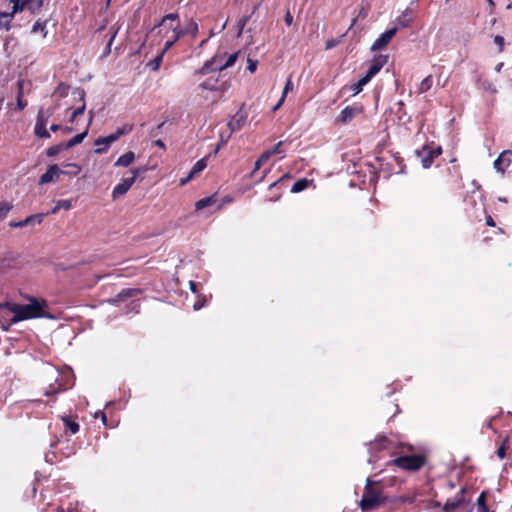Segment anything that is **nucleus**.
<instances>
[{"label":"nucleus","instance_id":"obj_1","mask_svg":"<svg viewBox=\"0 0 512 512\" xmlns=\"http://www.w3.org/2000/svg\"><path fill=\"white\" fill-rule=\"evenodd\" d=\"M45 306V301L40 303L36 299H31L30 303L25 305L10 302L0 304V308H5L13 313L11 324L32 318L44 317L43 308Z\"/></svg>","mask_w":512,"mask_h":512},{"label":"nucleus","instance_id":"obj_2","mask_svg":"<svg viewBox=\"0 0 512 512\" xmlns=\"http://www.w3.org/2000/svg\"><path fill=\"white\" fill-rule=\"evenodd\" d=\"M384 502L382 491L373 486V482L368 478L360 501L362 511L368 512L376 509Z\"/></svg>","mask_w":512,"mask_h":512},{"label":"nucleus","instance_id":"obj_3","mask_svg":"<svg viewBox=\"0 0 512 512\" xmlns=\"http://www.w3.org/2000/svg\"><path fill=\"white\" fill-rule=\"evenodd\" d=\"M170 26L174 27L176 30H182L178 14L171 13L164 16L158 25V34H160L162 38L168 39L171 35V30L169 29Z\"/></svg>","mask_w":512,"mask_h":512},{"label":"nucleus","instance_id":"obj_4","mask_svg":"<svg viewBox=\"0 0 512 512\" xmlns=\"http://www.w3.org/2000/svg\"><path fill=\"white\" fill-rule=\"evenodd\" d=\"M393 463L406 470H418L424 464V458L420 455L403 456L395 459Z\"/></svg>","mask_w":512,"mask_h":512},{"label":"nucleus","instance_id":"obj_5","mask_svg":"<svg viewBox=\"0 0 512 512\" xmlns=\"http://www.w3.org/2000/svg\"><path fill=\"white\" fill-rule=\"evenodd\" d=\"M54 109L44 111L40 109L37 115V121L35 124V134L41 138H49L50 134L46 129V124L48 122L49 117L53 114Z\"/></svg>","mask_w":512,"mask_h":512},{"label":"nucleus","instance_id":"obj_6","mask_svg":"<svg viewBox=\"0 0 512 512\" xmlns=\"http://www.w3.org/2000/svg\"><path fill=\"white\" fill-rule=\"evenodd\" d=\"M132 176L128 178H123L120 183H118L113 191H112V197L114 199L123 196L133 185V183L136 180L137 175L141 172L140 169H133Z\"/></svg>","mask_w":512,"mask_h":512},{"label":"nucleus","instance_id":"obj_7","mask_svg":"<svg viewBox=\"0 0 512 512\" xmlns=\"http://www.w3.org/2000/svg\"><path fill=\"white\" fill-rule=\"evenodd\" d=\"M65 172L56 164L50 165L47 171L40 177L39 184H47L56 181Z\"/></svg>","mask_w":512,"mask_h":512},{"label":"nucleus","instance_id":"obj_8","mask_svg":"<svg viewBox=\"0 0 512 512\" xmlns=\"http://www.w3.org/2000/svg\"><path fill=\"white\" fill-rule=\"evenodd\" d=\"M397 30H398L397 27H393V28L385 31L383 34L380 35V37L378 39H376V41L373 43L371 49L373 51H377V50H381L384 47H386L388 45V43L391 41V39L394 37V35L396 34Z\"/></svg>","mask_w":512,"mask_h":512},{"label":"nucleus","instance_id":"obj_9","mask_svg":"<svg viewBox=\"0 0 512 512\" xmlns=\"http://www.w3.org/2000/svg\"><path fill=\"white\" fill-rule=\"evenodd\" d=\"M416 155L420 158L424 168H429L435 158L434 151L428 146H424L422 149L416 150Z\"/></svg>","mask_w":512,"mask_h":512},{"label":"nucleus","instance_id":"obj_10","mask_svg":"<svg viewBox=\"0 0 512 512\" xmlns=\"http://www.w3.org/2000/svg\"><path fill=\"white\" fill-rule=\"evenodd\" d=\"M362 113V108L353 106L344 108L339 116L337 117V122L339 123H347L351 121L356 115Z\"/></svg>","mask_w":512,"mask_h":512},{"label":"nucleus","instance_id":"obj_11","mask_svg":"<svg viewBox=\"0 0 512 512\" xmlns=\"http://www.w3.org/2000/svg\"><path fill=\"white\" fill-rule=\"evenodd\" d=\"M169 29L171 30V35L164 43V47L161 51L162 55H164L182 36H184V31L182 30H176L171 26Z\"/></svg>","mask_w":512,"mask_h":512},{"label":"nucleus","instance_id":"obj_12","mask_svg":"<svg viewBox=\"0 0 512 512\" xmlns=\"http://www.w3.org/2000/svg\"><path fill=\"white\" fill-rule=\"evenodd\" d=\"M511 151H503L499 157L494 161V168L499 172H504L505 167H508L511 163L510 159Z\"/></svg>","mask_w":512,"mask_h":512},{"label":"nucleus","instance_id":"obj_13","mask_svg":"<svg viewBox=\"0 0 512 512\" xmlns=\"http://www.w3.org/2000/svg\"><path fill=\"white\" fill-rule=\"evenodd\" d=\"M245 122L246 115L241 111L237 112L228 123L231 133L240 130L244 126Z\"/></svg>","mask_w":512,"mask_h":512},{"label":"nucleus","instance_id":"obj_14","mask_svg":"<svg viewBox=\"0 0 512 512\" xmlns=\"http://www.w3.org/2000/svg\"><path fill=\"white\" fill-rule=\"evenodd\" d=\"M115 142V137L108 135L106 137H100L95 141V145L98 147L95 150V153L102 154L106 152L108 147Z\"/></svg>","mask_w":512,"mask_h":512},{"label":"nucleus","instance_id":"obj_15","mask_svg":"<svg viewBox=\"0 0 512 512\" xmlns=\"http://www.w3.org/2000/svg\"><path fill=\"white\" fill-rule=\"evenodd\" d=\"M43 5V0H23L19 5V11L29 10L31 13L38 12Z\"/></svg>","mask_w":512,"mask_h":512},{"label":"nucleus","instance_id":"obj_16","mask_svg":"<svg viewBox=\"0 0 512 512\" xmlns=\"http://www.w3.org/2000/svg\"><path fill=\"white\" fill-rule=\"evenodd\" d=\"M385 62L386 59L382 56L374 59L366 73V76L371 80L372 77H374L381 70Z\"/></svg>","mask_w":512,"mask_h":512},{"label":"nucleus","instance_id":"obj_17","mask_svg":"<svg viewBox=\"0 0 512 512\" xmlns=\"http://www.w3.org/2000/svg\"><path fill=\"white\" fill-rule=\"evenodd\" d=\"M73 94L77 95L79 97V100L82 102V105L80 107H78L76 110L73 111V113L71 114L70 118H69V121L70 122H73L75 120V118L82 114L85 110V101H84V97H85V92L84 90L80 89V88H76L74 91H73Z\"/></svg>","mask_w":512,"mask_h":512},{"label":"nucleus","instance_id":"obj_18","mask_svg":"<svg viewBox=\"0 0 512 512\" xmlns=\"http://www.w3.org/2000/svg\"><path fill=\"white\" fill-rule=\"evenodd\" d=\"M140 290L138 289H123L115 298H112L110 300H108L109 303L111 304H116L122 300H125L127 298H130V297H133L137 294H139Z\"/></svg>","mask_w":512,"mask_h":512},{"label":"nucleus","instance_id":"obj_19","mask_svg":"<svg viewBox=\"0 0 512 512\" xmlns=\"http://www.w3.org/2000/svg\"><path fill=\"white\" fill-rule=\"evenodd\" d=\"M464 508H468L467 504L462 498H458L456 500L447 501L444 506V512H450L455 510H464Z\"/></svg>","mask_w":512,"mask_h":512},{"label":"nucleus","instance_id":"obj_20","mask_svg":"<svg viewBox=\"0 0 512 512\" xmlns=\"http://www.w3.org/2000/svg\"><path fill=\"white\" fill-rule=\"evenodd\" d=\"M219 56L214 57L211 61L206 62L201 69L198 70V73L205 75L209 71H216L213 67L217 65H223Z\"/></svg>","mask_w":512,"mask_h":512},{"label":"nucleus","instance_id":"obj_21","mask_svg":"<svg viewBox=\"0 0 512 512\" xmlns=\"http://www.w3.org/2000/svg\"><path fill=\"white\" fill-rule=\"evenodd\" d=\"M135 159V154L132 151H129L122 156H120L115 162V166L128 167Z\"/></svg>","mask_w":512,"mask_h":512},{"label":"nucleus","instance_id":"obj_22","mask_svg":"<svg viewBox=\"0 0 512 512\" xmlns=\"http://www.w3.org/2000/svg\"><path fill=\"white\" fill-rule=\"evenodd\" d=\"M42 219H43L42 215H33V216L27 217L25 220H22V221H19V222H15V223H11L10 225L12 227H23V226H27V225L35 223V222L41 223Z\"/></svg>","mask_w":512,"mask_h":512},{"label":"nucleus","instance_id":"obj_23","mask_svg":"<svg viewBox=\"0 0 512 512\" xmlns=\"http://www.w3.org/2000/svg\"><path fill=\"white\" fill-rule=\"evenodd\" d=\"M46 25H47V20H45V21H41V20L36 21L34 23V25L32 26L31 33H33V34L40 33L42 38H45L47 36Z\"/></svg>","mask_w":512,"mask_h":512},{"label":"nucleus","instance_id":"obj_24","mask_svg":"<svg viewBox=\"0 0 512 512\" xmlns=\"http://www.w3.org/2000/svg\"><path fill=\"white\" fill-rule=\"evenodd\" d=\"M88 128H89V125L87 126V128L85 129L84 132L77 134L76 136L71 138L69 141L65 142L64 146L66 147V149H69L77 144H80L86 137V135L88 133Z\"/></svg>","mask_w":512,"mask_h":512},{"label":"nucleus","instance_id":"obj_25","mask_svg":"<svg viewBox=\"0 0 512 512\" xmlns=\"http://www.w3.org/2000/svg\"><path fill=\"white\" fill-rule=\"evenodd\" d=\"M24 84V81H18L17 108L19 110H22L27 106V102L22 100Z\"/></svg>","mask_w":512,"mask_h":512},{"label":"nucleus","instance_id":"obj_26","mask_svg":"<svg viewBox=\"0 0 512 512\" xmlns=\"http://www.w3.org/2000/svg\"><path fill=\"white\" fill-rule=\"evenodd\" d=\"M206 166H207L206 158H202L199 161H197L190 171V177H194L196 174L203 171L206 168Z\"/></svg>","mask_w":512,"mask_h":512},{"label":"nucleus","instance_id":"obj_27","mask_svg":"<svg viewBox=\"0 0 512 512\" xmlns=\"http://www.w3.org/2000/svg\"><path fill=\"white\" fill-rule=\"evenodd\" d=\"M237 57H238V53L231 54L228 56L226 62L223 65H217V66L213 67V69L222 71L228 67H231L236 62Z\"/></svg>","mask_w":512,"mask_h":512},{"label":"nucleus","instance_id":"obj_28","mask_svg":"<svg viewBox=\"0 0 512 512\" xmlns=\"http://www.w3.org/2000/svg\"><path fill=\"white\" fill-rule=\"evenodd\" d=\"M133 129L132 125L126 124L122 127L118 128L114 133L110 134L112 137H115V141H117L121 136L130 133Z\"/></svg>","mask_w":512,"mask_h":512},{"label":"nucleus","instance_id":"obj_29","mask_svg":"<svg viewBox=\"0 0 512 512\" xmlns=\"http://www.w3.org/2000/svg\"><path fill=\"white\" fill-rule=\"evenodd\" d=\"M72 202L69 199L59 200L56 206L51 210L52 214H56L60 209L69 210L71 208Z\"/></svg>","mask_w":512,"mask_h":512},{"label":"nucleus","instance_id":"obj_30","mask_svg":"<svg viewBox=\"0 0 512 512\" xmlns=\"http://www.w3.org/2000/svg\"><path fill=\"white\" fill-rule=\"evenodd\" d=\"M433 84L432 76L429 75L426 78L422 80V82L419 84L418 92L419 93H425L427 92Z\"/></svg>","mask_w":512,"mask_h":512},{"label":"nucleus","instance_id":"obj_31","mask_svg":"<svg viewBox=\"0 0 512 512\" xmlns=\"http://www.w3.org/2000/svg\"><path fill=\"white\" fill-rule=\"evenodd\" d=\"M309 181L307 179H300L294 183L291 188L292 193H298L308 187Z\"/></svg>","mask_w":512,"mask_h":512},{"label":"nucleus","instance_id":"obj_32","mask_svg":"<svg viewBox=\"0 0 512 512\" xmlns=\"http://www.w3.org/2000/svg\"><path fill=\"white\" fill-rule=\"evenodd\" d=\"M68 93H69V86L61 83L54 90L53 96H56L59 98H64L68 95Z\"/></svg>","mask_w":512,"mask_h":512},{"label":"nucleus","instance_id":"obj_33","mask_svg":"<svg viewBox=\"0 0 512 512\" xmlns=\"http://www.w3.org/2000/svg\"><path fill=\"white\" fill-rule=\"evenodd\" d=\"M213 203H215V198L213 196H210L197 201L195 207L197 210H201L205 207L212 205Z\"/></svg>","mask_w":512,"mask_h":512},{"label":"nucleus","instance_id":"obj_34","mask_svg":"<svg viewBox=\"0 0 512 512\" xmlns=\"http://www.w3.org/2000/svg\"><path fill=\"white\" fill-rule=\"evenodd\" d=\"M369 81L370 79L365 75L361 79H359L358 82L354 83L351 86V89L354 91V94L359 93L362 90L363 86L366 85Z\"/></svg>","mask_w":512,"mask_h":512},{"label":"nucleus","instance_id":"obj_35","mask_svg":"<svg viewBox=\"0 0 512 512\" xmlns=\"http://www.w3.org/2000/svg\"><path fill=\"white\" fill-rule=\"evenodd\" d=\"M14 14L15 13H13V11L11 13H0V29H8V24L11 21Z\"/></svg>","mask_w":512,"mask_h":512},{"label":"nucleus","instance_id":"obj_36","mask_svg":"<svg viewBox=\"0 0 512 512\" xmlns=\"http://www.w3.org/2000/svg\"><path fill=\"white\" fill-rule=\"evenodd\" d=\"M182 31H184V35L191 34L193 37H195L198 32V25L196 22L191 20L187 26L182 29Z\"/></svg>","mask_w":512,"mask_h":512},{"label":"nucleus","instance_id":"obj_37","mask_svg":"<svg viewBox=\"0 0 512 512\" xmlns=\"http://www.w3.org/2000/svg\"><path fill=\"white\" fill-rule=\"evenodd\" d=\"M65 149H66V147L64 146V143H61V144H58V145L50 147L47 150V155L49 157H53V156L57 155L59 152H61L62 150H65Z\"/></svg>","mask_w":512,"mask_h":512},{"label":"nucleus","instance_id":"obj_38","mask_svg":"<svg viewBox=\"0 0 512 512\" xmlns=\"http://www.w3.org/2000/svg\"><path fill=\"white\" fill-rule=\"evenodd\" d=\"M410 18L408 17V11L406 10L405 12H403V14L401 16H399L397 18V23L401 26V27H406L409 25L410 23Z\"/></svg>","mask_w":512,"mask_h":512},{"label":"nucleus","instance_id":"obj_39","mask_svg":"<svg viewBox=\"0 0 512 512\" xmlns=\"http://www.w3.org/2000/svg\"><path fill=\"white\" fill-rule=\"evenodd\" d=\"M12 205L8 202H0V219H3L7 213L11 210Z\"/></svg>","mask_w":512,"mask_h":512},{"label":"nucleus","instance_id":"obj_40","mask_svg":"<svg viewBox=\"0 0 512 512\" xmlns=\"http://www.w3.org/2000/svg\"><path fill=\"white\" fill-rule=\"evenodd\" d=\"M163 56L164 55H162V53H160L157 57H155V59H153L148 64V66H150L152 70L157 71L159 69V67H160V64L162 62Z\"/></svg>","mask_w":512,"mask_h":512},{"label":"nucleus","instance_id":"obj_41","mask_svg":"<svg viewBox=\"0 0 512 512\" xmlns=\"http://www.w3.org/2000/svg\"><path fill=\"white\" fill-rule=\"evenodd\" d=\"M63 421H64L66 427L69 428V430L71 431L72 434H75L78 432V430H79L78 423L70 421L66 418H63Z\"/></svg>","mask_w":512,"mask_h":512},{"label":"nucleus","instance_id":"obj_42","mask_svg":"<svg viewBox=\"0 0 512 512\" xmlns=\"http://www.w3.org/2000/svg\"><path fill=\"white\" fill-rule=\"evenodd\" d=\"M485 493H481V495L479 496L478 500H477V503H478V510L480 512H487L488 509L485 505Z\"/></svg>","mask_w":512,"mask_h":512},{"label":"nucleus","instance_id":"obj_43","mask_svg":"<svg viewBox=\"0 0 512 512\" xmlns=\"http://www.w3.org/2000/svg\"><path fill=\"white\" fill-rule=\"evenodd\" d=\"M508 443V439H505L504 442L502 443V445L498 448L497 450V456L500 458V459H503L506 455V444Z\"/></svg>","mask_w":512,"mask_h":512},{"label":"nucleus","instance_id":"obj_44","mask_svg":"<svg viewBox=\"0 0 512 512\" xmlns=\"http://www.w3.org/2000/svg\"><path fill=\"white\" fill-rule=\"evenodd\" d=\"M292 90H293V83H292L291 79L288 78L281 96L286 98L287 93Z\"/></svg>","mask_w":512,"mask_h":512},{"label":"nucleus","instance_id":"obj_45","mask_svg":"<svg viewBox=\"0 0 512 512\" xmlns=\"http://www.w3.org/2000/svg\"><path fill=\"white\" fill-rule=\"evenodd\" d=\"M282 144H283V142L280 141L272 149L268 150L270 152L271 156H273L275 154L283 153V151L281 150Z\"/></svg>","mask_w":512,"mask_h":512},{"label":"nucleus","instance_id":"obj_46","mask_svg":"<svg viewBox=\"0 0 512 512\" xmlns=\"http://www.w3.org/2000/svg\"><path fill=\"white\" fill-rule=\"evenodd\" d=\"M494 43L498 46L499 52H501L504 47V38L500 35H496L494 37Z\"/></svg>","mask_w":512,"mask_h":512},{"label":"nucleus","instance_id":"obj_47","mask_svg":"<svg viewBox=\"0 0 512 512\" xmlns=\"http://www.w3.org/2000/svg\"><path fill=\"white\" fill-rule=\"evenodd\" d=\"M256 68H257V61L248 58L247 70H249L251 73H254L256 71Z\"/></svg>","mask_w":512,"mask_h":512},{"label":"nucleus","instance_id":"obj_48","mask_svg":"<svg viewBox=\"0 0 512 512\" xmlns=\"http://www.w3.org/2000/svg\"><path fill=\"white\" fill-rule=\"evenodd\" d=\"M228 138H229V136H228L227 138H223V137L221 136L220 142L218 143V145H217V147H216V149H215V151H214V154H217V153H218V151L220 150V148H221L222 146H224V145L227 143Z\"/></svg>","mask_w":512,"mask_h":512},{"label":"nucleus","instance_id":"obj_49","mask_svg":"<svg viewBox=\"0 0 512 512\" xmlns=\"http://www.w3.org/2000/svg\"><path fill=\"white\" fill-rule=\"evenodd\" d=\"M201 87L204 88V89H209V90H213L215 89V85L214 83H212L211 81H205L201 84Z\"/></svg>","mask_w":512,"mask_h":512},{"label":"nucleus","instance_id":"obj_50","mask_svg":"<svg viewBox=\"0 0 512 512\" xmlns=\"http://www.w3.org/2000/svg\"><path fill=\"white\" fill-rule=\"evenodd\" d=\"M284 21L289 26L292 24L293 16H292V14L289 11L285 14Z\"/></svg>","mask_w":512,"mask_h":512},{"label":"nucleus","instance_id":"obj_51","mask_svg":"<svg viewBox=\"0 0 512 512\" xmlns=\"http://www.w3.org/2000/svg\"><path fill=\"white\" fill-rule=\"evenodd\" d=\"M271 157V154L269 151L264 152L260 157L259 160L264 164L269 158Z\"/></svg>","mask_w":512,"mask_h":512},{"label":"nucleus","instance_id":"obj_52","mask_svg":"<svg viewBox=\"0 0 512 512\" xmlns=\"http://www.w3.org/2000/svg\"><path fill=\"white\" fill-rule=\"evenodd\" d=\"M11 2H13V13H16L19 11V5L20 3L23 1V0H10Z\"/></svg>","mask_w":512,"mask_h":512},{"label":"nucleus","instance_id":"obj_53","mask_svg":"<svg viewBox=\"0 0 512 512\" xmlns=\"http://www.w3.org/2000/svg\"><path fill=\"white\" fill-rule=\"evenodd\" d=\"M116 34H117V31H114L112 36H111V38H110V40H109V42H108V44H107V53L110 52V47H111V44H112L113 40L116 37Z\"/></svg>","mask_w":512,"mask_h":512},{"label":"nucleus","instance_id":"obj_54","mask_svg":"<svg viewBox=\"0 0 512 512\" xmlns=\"http://www.w3.org/2000/svg\"><path fill=\"white\" fill-rule=\"evenodd\" d=\"M285 101V98L281 96L280 100L278 101V103H276V105L273 107V111H276L278 110L282 104L284 103Z\"/></svg>","mask_w":512,"mask_h":512},{"label":"nucleus","instance_id":"obj_55","mask_svg":"<svg viewBox=\"0 0 512 512\" xmlns=\"http://www.w3.org/2000/svg\"><path fill=\"white\" fill-rule=\"evenodd\" d=\"M68 166L75 169V172H72L74 175H77L81 171L80 166H78L77 164H68Z\"/></svg>","mask_w":512,"mask_h":512},{"label":"nucleus","instance_id":"obj_56","mask_svg":"<svg viewBox=\"0 0 512 512\" xmlns=\"http://www.w3.org/2000/svg\"><path fill=\"white\" fill-rule=\"evenodd\" d=\"M95 417H101L102 421L105 423L106 421V415L102 411H98L95 413Z\"/></svg>","mask_w":512,"mask_h":512},{"label":"nucleus","instance_id":"obj_57","mask_svg":"<svg viewBox=\"0 0 512 512\" xmlns=\"http://www.w3.org/2000/svg\"><path fill=\"white\" fill-rule=\"evenodd\" d=\"M336 45L335 40H328L326 43V49H331Z\"/></svg>","mask_w":512,"mask_h":512},{"label":"nucleus","instance_id":"obj_58","mask_svg":"<svg viewBox=\"0 0 512 512\" xmlns=\"http://www.w3.org/2000/svg\"><path fill=\"white\" fill-rule=\"evenodd\" d=\"M192 178H193V177H190V174H189L186 178H182V179L180 180V185H182V186H183V185L187 184V183H188Z\"/></svg>","mask_w":512,"mask_h":512},{"label":"nucleus","instance_id":"obj_59","mask_svg":"<svg viewBox=\"0 0 512 512\" xmlns=\"http://www.w3.org/2000/svg\"><path fill=\"white\" fill-rule=\"evenodd\" d=\"M155 145L160 147L161 149H165V144L162 140H156Z\"/></svg>","mask_w":512,"mask_h":512},{"label":"nucleus","instance_id":"obj_60","mask_svg":"<svg viewBox=\"0 0 512 512\" xmlns=\"http://www.w3.org/2000/svg\"><path fill=\"white\" fill-rule=\"evenodd\" d=\"M262 165H263V163L258 159V160L255 162L254 172H255L256 170H258Z\"/></svg>","mask_w":512,"mask_h":512},{"label":"nucleus","instance_id":"obj_61","mask_svg":"<svg viewBox=\"0 0 512 512\" xmlns=\"http://www.w3.org/2000/svg\"><path fill=\"white\" fill-rule=\"evenodd\" d=\"M203 305H204V303H203V302H196V303L194 304V309H195V310H199L200 308H202V307H203Z\"/></svg>","mask_w":512,"mask_h":512},{"label":"nucleus","instance_id":"obj_62","mask_svg":"<svg viewBox=\"0 0 512 512\" xmlns=\"http://www.w3.org/2000/svg\"><path fill=\"white\" fill-rule=\"evenodd\" d=\"M50 129H51L52 131H54V132H55V131H57V130L61 129V126H60V125H57V124H53V125L50 127Z\"/></svg>","mask_w":512,"mask_h":512},{"label":"nucleus","instance_id":"obj_63","mask_svg":"<svg viewBox=\"0 0 512 512\" xmlns=\"http://www.w3.org/2000/svg\"><path fill=\"white\" fill-rule=\"evenodd\" d=\"M487 225H489V226H494L495 225V223H494V221H493L491 216H489L487 218Z\"/></svg>","mask_w":512,"mask_h":512},{"label":"nucleus","instance_id":"obj_64","mask_svg":"<svg viewBox=\"0 0 512 512\" xmlns=\"http://www.w3.org/2000/svg\"><path fill=\"white\" fill-rule=\"evenodd\" d=\"M189 285H190L191 290L195 293L196 292V284H195V282L190 281Z\"/></svg>","mask_w":512,"mask_h":512}]
</instances>
